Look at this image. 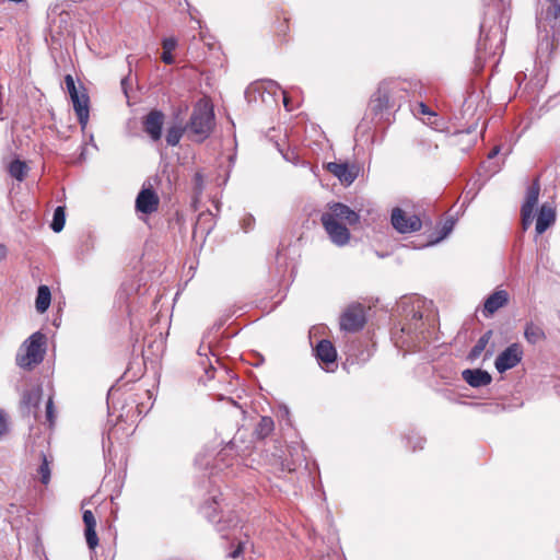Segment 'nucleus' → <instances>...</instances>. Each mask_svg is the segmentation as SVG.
Here are the masks:
<instances>
[{
    "label": "nucleus",
    "instance_id": "nucleus-44",
    "mask_svg": "<svg viewBox=\"0 0 560 560\" xmlns=\"http://www.w3.org/2000/svg\"><path fill=\"white\" fill-rule=\"evenodd\" d=\"M423 439L422 438H418V441H417V444H415L412 446L413 450H417V448H422L423 447Z\"/></svg>",
    "mask_w": 560,
    "mask_h": 560
},
{
    "label": "nucleus",
    "instance_id": "nucleus-46",
    "mask_svg": "<svg viewBox=\"0 0 560 560\" xmlns=\"http://www.w3.org/2000/svg\"><path fill=\"white\" fill-rule=\"evenodd\" d=\"M225 451H226V450H224L223 452H221V453L218 455V458L215 459L217 462H218V460L223 459V457H224V455H225Z\"/></svg>",
    "mask_w": 560,
    "mask_h": 560
},
{
    "label": "nucleus",
    "instance_id": "nucleus-21",
    "mask_svg": "<svg viewBox=\"0 0 560 560\" xmlns=\"http://www.w3.org/2000/svg\"><path fill=\"white\" fill-rule=\"evenodd\" d=\"M524 337L527 342L536 345L546 338L544 329L534 324L533 322L527 323L524 330Z\"/></svg>",
    "mask_w": 560,
    "mask_h": 560
},
{
    "label": "nucleus",
    "instance_id": "nucleus-25",
    "mask_svg": "<svg viewBox=\"0 0 560 560\" xmlns=\"http://www.w3.org/2000/svg\"><path fill=\"white\" fill-rule=\"evenodd\" d=\"M273 420L270 417H261L255 429V434L259 439H265L273 431Z\"/></svg>",
    "mask_w": 560,
    "mask_h": 560
},
{
    "label": "nucleus",
    "instance_id": "nucleus-9",
    "mask_svg": "<svg viewBox=\"0 0 560 560\" xmlns=\"http://www.w3.org/2000/svg\"><path fill=\"white\" fill-rule=\"evenodd\" d=\"M320 220L330 241L335 245L345 246L348 244L350 240V232L345 225L339 222H335L331 220V217L328 215H322Z\"/></svg>",
    "mask_w": 560,
    "mask_h": 560
},
{
    "label": "nucleus",
    "instance_id": "nucleus-7",
    "mask_svg": "<svg viewBox=\"0 0 560 560\" xmlns=\"http://www.w3.org/2000/svg\"><path fill=\"white\" fill-rule=\"evenodd\" d=\"M365 324V314L361 305H350L340 317V328L346 331H358Z\"/></svg>",
    "mask_w": 560,
    "mask_h": 560
},
{
    "label": "nucleus",
    "instance_id": "nucleus-10",
    "mask_svg": "<svg viewBox=\"0 0 560 560\" xmlns=\"http://www.w3.org/2000/svg\"><path fill=\"white\" fill-rule=\"evenodd\" d=\"M160 198L152 188H142L136 198V210L143 214L158 211Z\"/></svg>",
    "mask_w": 560,
    "mask_h": 560
},
{
    "label": "nucleus",
    "instance_id": "nucleus-22",
    "mask_svg": "<svg viewBox=\"0 0 560 560\" xmlns=\"http://www.w3.org/2000/svg\"><path fill=\"white\" fill-rule=\"evenodd\" d=\"M42 397L40 388H33L30 390H25L22 396V405L28 409V412L32 410H36L39 405Z\"/></svg>",
    "mask_w": 560,
    "mask_h": 560
},
{
    "label": "nucleus",
    "instance_id": "nucleus-43",
    "mask_svg": "<svg viewBox=\"0 0 560 560\" xmlns=\"http://www.w3.org/2000/svg\"><path fill=\"white\" fill-rule=\"evenodd\" d=\"M7 256V248L4 245L0 244V261L4 259Z\"/></svg>",
    "mask_w": 560,
    "mask_h": 560
},
{
    "label": "nucleus",
    "instance_id": "nucleus-12",
    "mask_svg": "<svg viewBox=\"0 0 560 560\" xmlns=\"http://www.w3.org/2000/svg\"><path fill=\"white\" fill-rule=\"evenodd\" d=\"M327 171L336 176L341 184L351 185L357 176L358 171L354 166H350L348 163L329 162L326 166Z\"/></svg>",
    "mask_w": 560,
    "mask_h": 560
},
{
    "label": "nucleus",
    "instance_id": "nucleus-5",
    "mask_svg": "<svg viewBox=\"0 0 560 560\" xmlns=\"http://www.w3.org/2000/svg\"><path fill=\"white\" fill-rule=\"evenodd\" d=\"M390 221L394 229L401 234L417 232L422 226L421 219L418 214L398 207L393 209Z\"/></svg>",
    "mask_w": 560,
    "mask_h": 560
},
{
    "label": "nucleus",
    "instance_id": "nucleus-47",
    "mask_svg": "<svg viewBox=\"0 0 560 560\" xmlns=\"http://www.w3.org/2000/svg\"><path fill=\"white\" fill-rule=\"evenodd\" d=\"M283 103H284V106L288 108V98L284 93H283Z\"/></svg>",
    "mask_w": 560,
    "mask_h": 560
},
{
    "label": "nucleus",
    "instance_id": "nucleus-24",
    "mask_svg": "<svg viewBox=\"0 0 560 560\" xmlns=\"http://www.w3.org/2000/svg\"><path fill=\"white\" fill-rule=\"evenodd\" d=\"M491 336H492V331L491 330H488L487 332H485L476 342V345L471 348L470 352H469V355L468 358L470 360H475L477 358L480 357V354L483 352V350L486 349L489 340L491 339Z\"/></svg>",
    "mask_w": 560,
    "mask_h": 560
},
{
    "label": "nucleus",
    "instance_id": "nucleus-41",
    "mask_svg": "<svg viewBox=\"0 0 560 560\" xmlns=\"http://www.w3.org/2000/svg\"><path fill=\"white\" fill-rule=\"evenodd\" d=\"M253 221H254V219L252 217H248L247 219L244 220L243 229L245 230V232H247L252 229Z\"/></svg>",
    "mask_w": 560,
    "mask_h": 560
},
{
    "label": "nucleus",
    "instance_id": "nucleus-1",
    "mask_svg": "<svg viewBox=\"0 0 560 560\" xmlns=\"http://www.w3.org/2000/svg\"><path fill=\"white\" fill-rule=\"evenodd\" d=\"M404 83L397 80L383 81L371 98L370 107L375 115H382L385 110L399 107L407 96Z\"/></svg>",
    "mask_w": 560,
    "mask_h": 560
},
{
    "label": "nucleus",
    "instance_id": "nucleus-32",
    "mask_svg": "<svg viewBox=\"0 0 560 560\" xmlns=\"http://www.w3.org/2000/svg\"><path fill=\"white\" fill-rule=\"evenodd\" d=\"M9 431V423L7 416L3 411L0 410V438L5 435Z\"/></svg>",
    "mask_w": 560,
    "mask_h": 560
},
{
    "label": "nucleus",
    "instance_id": "nucleus-37",
    "mask_svg": "<svg viewBox=\"0 0 560 560\" xmlns=\"http://www.w3.org/2000/svg\"><path fill=\"white\" fill-rule=\"evenodd\" d=\"M46 417L50 423L54 422V401L51 398H49L46 404Z\"/></svg>",
    "mask_w": 560,
    "mask_h": 560
},
{
    "label": "nucleus",
    "instance_id": "nucleus-35",
    "mask_svg": "<svg viewBox=\"0 0 560 560\" xmlns=\"http://www.w3.org/2000/svg\"><path fill=\"white\" fill-rule=\"evenodd\" d=\"M261 85L266 91H268L272 94H276L278 91L281 90L280 85L272 80H268V81L264 82Z\"/></svg>",
    "mask_w": 560,
    "mask_h": 560
},
{
    "label": "nucleus",
    "instance_id": "nucleus-28",
    "mask_svg": "<svg viewBox=\"0 0 560 560\" xmlns=\"http://www.w3.org/2000/svg\"><path fill=\"white\" fill-rule=\"evenodd\" d=\"M550 7L546 10L545 19L549 22H556L560 19V0H547Z\"/></svg>",
    "mask_w": 560,
    "mask_h": 560
},
{
    "label": "nucleus",
    "instance_id": "nucleus-18",
    "mask_svg": "<svg viewBox=\"0 0 560 560\" xmlns=\"http://www.w3.org/2000/svg\"><path fill=\"white\" fill-rule=\"evenodd\" d=\"M83 523L85 525L84 535H85L86 544H88L89 548L93 550L98 545V537H97L96 529H95L96 528V520H95L92 511L85 510L83 512Z\"/></svg>",
    "mask_w": 560,
    "mask_h": 560
},
{
    "label": "nucleus",
    "instance_id": "nucleus-8",
    "mask_svg": "<svg viewBox=\"0 0 560 560\" xmlns=\"http://www.w3.org/2000/svg\"><path fill=\"white\" fill-rule=\"evenodd\" d=\"M523 358V350L518 343L510 345L495 359L494 365L498 372L503 373L516 366Z\"/></svg>",
    "mask_w": 560,
    "mask_h": 560
},
{
    "label": "nucleus",
    "instance_id": "nucleus-38",
    "mask_svg": "<svg viewBox=\"0 0 560 560\" xmlns=\"http://www.w3.org/2000/svg\"><path fill=\"white\" fill-rule=\"evenodd\" d=\"M161 59L166 65H172L174 62V57L172 56V51H167L163 49V54L161 56Z\"/></svg>",
    "mask_w": 560,
    "mask_h": 560
},
{
    "label": "nucleus",
    "instance_id": "nucleus-16",
    "mask_svg": "<svg viewBox=\"0 0 560 560\" xmlns=\"http://www.w3.org/2000/svg\"><path fill=\"white\" fill-rule=\"evenodd\" d=\"M556 221V210L548 203H544L538 212L536 220V234L540 235L547 231Z\"/></svg>",
    "mask_w": 560,
    "mask_h": 560
},
{
    "label": "nucleus",
    "instance_id": "nucleus-36",
    "mask_svg": "<svg viewBox=\"0 0 560 560\" xmlns=\"http://www.w3.org/2000/svg\"><path fill=\"white\" fill-rule=\"evenodd\" d=\"M245 545L246 541L240 540L236 548L232 552H230V558L237 559L244 552Z\"/></svg>",
    "mask_w": 560,
    "mask_h": 560
},
{
    "label": "nucleus",
    "instance_id": "nucleus-42",
    "mask_svg": "<svg viewBox=\"0 0 560 560\" xmlns=\"http://www.w3.org/2000/svg\"><path fill=\"white\" fill-rule=\"evenodd\" d=\"M500 152V147H494L491 152L488 154V158L489 159H493L494 156H497Z\"/></svg>",
    "mask_w": 560,
    "mask_h": 560
},
{
    "label": "nucleus",
    "instance_id": "nucleus-14",
    "mask_svg": "<svg viewBox=\"0 0 560 560\" xmlns=\"http://www.w3.org/2000/svg\"><path fill=\"white\" fill-rule=\"evenodd\" d=\"M509 300L510 295L506 290H495L483 303V316L487 318L491 317L498 310L504 307Z\"/></svg>",
    "mask_w": 560,
    "mask_h": 560
},
{
    "label": "nucleus",
    "instance_id": "nucleus-4",
    "mask_svg": "<svg viewBox=\"0 0 560 560\" xmlns=\"http://www.w3.org/2000/svg\"><path fill=\"white\" fill-rule=\"evenodd\" d=\"M220 506L217 498H213L211 503H207L202 506V513L205 516L214 524L217 530L221 534L223 538H229L228 529L236 528L238 524V520L235 516L229 515L226 518L218 517V508Z\"/></svg>",
    "mask_w": 560,
    "mask_h": 560
},
{
    "label": "nucleus",
    "instance_id": "nucleus-2",
    "mask_svg": "<svg viewBox=\"0 0 560 560\" xmlns=\"http://www.w3.org/2000/svg\"><path fill=\"white\" fill-rule=\"evenodd\" d=\"M214 127L213 106L207 100H200L194 106L186 130L195 137L197 141L207 139Z\"/></svg>",
    "mask_w": 560,
    "mask_h": 560
},
{
    "label": "nucleus",
    "instance_id": "nucleus-49",
    "mask_svg": "<svg viewBox=\"0 0 560 560\" xmlns=\"http://www.w3.org/2000/svg\"><path fill=\"white\" fill-rule=\"evenodd\" d=\"M126 81H127L126 78L121 80V85H122L124 89H125Z\"/></svg>",
    "mask_w": 560,
    "mask_h": 560
},
{
    "label": "nucleus",
    "instance_id": "nucleus-13",
    "mask_svg": "<svg viewBox=\"0 0 560 560\" xmlns=\"http://www.w3.org/2000/svg\"><path fill=\"white\" fill-rule=\"evenodd\" d=\"M164 114L160 110H151L143 120L144 131L153 141H158L162 136Z\"/></svg>",
    "mask_w": 560,
    "mask_h": 560
},
{
    "label": "nucleus",
    "instance_id": "nucleus-39",
    "mask_svg": "<svg viewBox=\"0 0 560 560\" xmlns=\"http://www.w3.org/2000/svg\"><path fill=\"white\" fill-rule=\"evenodd\" d=\"M418 108H419V113L420 114L429 115V116H432V117L436 116L433 112H431V109L424 103H419L418 104Z\"/></svg>",
    "mask_w": 560,
    "mask_h": 560
},
{
    "label": "nucleus",
    "instance_id": "nucleus-40",
    "mask_svg": "<svg viewBox=\"0 0 560 560\" xmlns=\"http://www.w3.org/2000/svg\"><path fill=\"white\" fill-rule=\"evenodd\" d=\"M486 49H487V37L486 38H480L479 42H478L477 50L480 54L481 50H486Z\"/></svg>",
    "mask_w": 560,
    "mask_h": 560
},
{
    "label": "nucleus",
    "instance_id": "nucleus-3",
    "mask_svg": "<svg viewBox=\"0 0 560 560\" xmlns=\"http://www.w3.org/2000/svg\"><path fill=\"white\" fill-rule=\"evenodd\" d=\"M46 337L43 332L32 334L22 345L16 354V364L22 369H31L42 363L45 354Z\"/></svg>",
    "mask_w": 560,
    "mask_h": 560
},
{
    "label": "nucleus",
    "instance_id": "nucleus-27",
    "mask_svg": "<svg viewBox=\"0 0 560 560\" xmlns=\"http://www.w3.org/2000/svg\"><path fill=\"white\" fill-rule=\"evenodd\" d=\"M186 128H183L182 126H173L168 128L166 132V142L171 147H175L179 143L184 131Z\"/></svg>",
    "mask_w": 560,
    "mask_h": 560
},
{
    "label": "nucleus",
    "instance_id": "nucleus-50",
    "mask_svg": "<svg viewBox=\"0 0 560 560\" xmlns=\"http://www.w3.org/2000/svg\"><path fill=\"white\" fill-rule=\"evenodd\" d=\"M210 231H211V226H210V228H208L205 232H206V234H209V233H210Z\"/></svg>",
    "mask_w": 560,
    "mask_h": 560
},
{
    "label": "nucleus",
    "instance_id": "nucleus-19",
    "mask_svg": "<svg viewBox=\"0 0 560 560\" xmlns=\"http://www.w3.org/2000/svg\"><path fill=\"white\" fill-rule=\"evenodd\" d=\"M316 358L322 363H335L337 359V351L334 347V345L326 339H323L318 342V345L315 348Z\"/></svg>",
    "mask_w": 560,
    "mask_h": 560
},
{
    "label": "nucleus",
    "instance_id": "nucleus-15",
    "mask_svg": "<svg viewBox=\"0 0 560 560\" xmlns=\"http://www.w3.org/2000/svg\"><path fill=\"white\" fill-rule=\"evenodd\" d=\"M73 109L78 116L79 124L82 129H84L89 121L90 110H89V96L85 93L84 89L79 92L77 95H72L71 97Z\"/></svg>",
    "mask_w": 560,
    "mask_h": 560
},
{
    "label": "nucleus",
    "instance_id": "nucleus-29",
    "mask_svg": "<svg viewBox=\"0 0 560 560\" xmlns=\"http://www.w3.org/2000/svg\"><path fill=\"white\" fill-rule=\"evenodd\" d=\"M42 464L39 465L38 469H37V472L40 477V481L44 483V485H47L50 480V468H49V463L47 460V457L45 456V454H42Z\"/></svg>",
    "mask_w": 560,
    "mask_h": 560
},
{
    "label": "nucleus",
    "instance_id": "nucleus-26",
    "mask_svg": "<svg viewBox=\"0 0 560 560\" xmlns=\"http://www.w3.org/2000/svg\"><path fill=\"white\" fill-rule=\"evenodd\" d=\"M65 223H66L65 208L59 206L54 211V217H52L50 228L54 232L59 233L62 231Z\"/></svg>",
    "mask_w": 560,
    "mask_h": 560
},
{
    "label": "nucleus",
    "instance_id": "nucleus-23",
    "mask_svg": "<svg viewBox=\"0 0 560 560\" xmlns=\"http://www.w3.org/2000/svg\"><path fill=\"white\" fill-rule=\"evenodd\" d=\"M28 170L27 164L19 159L13 160L8 166L10 176L19 182L26 177Z\"/></svg>",
    "mask_w": 560,
    "mask_h": 560
},
{
    "label": "nucleus",
    "instance_id": "nucleus-33",
    "mask_svg": "<svg viewBox=\"0 0 560 560\" xmlns=\"http://www.w3.org/2000/svg\"><path fill=\"white\" fill-rule=\"evenodd\" d=\"M162 46L164 50L173 51L177 46V39L175 37L164 38L162 42Z\"/></svg>",
    "mask_w": 560,
    "mask_h": 560
},
{
    "label": "nucleus",
    "instance_id": "nucleus-17",
    "mask_svg": "<svg viewBox=\"0 0 560 560\" xmlns=\"http://www.w3.org/2000/svg\"><path fill=\"white\" fill-rule=\"evenodd\" d=\"M463 380L470 385L471 387L478 388L482 386H487L491 383L492 377L491 375L481 369H475V370H464L462 372Z\"/></svg>",
    "mask_w": 560,
    "mask_h": 560
},
{
    "label": "nucleus",
    "instance_id": "nucleus-11",
    "mask_svg": "<svg viewBox=\"0 0 560 560\" xmlns=\"http://www.w3.org/2000/svg\"><path fill=\"white\" fill-rule=\"evenodd\" d=\"M322 215L331 217L335 222L345 221L350 225L357 224L360 220V215L355 211L340 202L329 205L328 211Z\"/></svg>",
    "mask_w": 560,
    "mask_h": 560
},
{
    "label": "nucleus",
    "instance_id": "nucleus-34",
    "mask_svg": "<svg viewBox=\"0 0 560 560\" xmlns=\"http://www.w3.org/2000/svg\"><path fill=\"white\" fill-rule=\"evenodd\" d=\"M205 221H212L211 213H200L199 214L197 223L195 225V231H194L195 234H197L201 230V224Z\"/></svg>",
    "mask_w": 560,
    "mask_h": 560
},
{
    "label": "nucleus",
    "instance_id": "nucleus-45",
    "mask_svg": "<svg viewBox=\"0 0 560 560\" xmlns=\"http://www.w3.org/2000/svg\"><path fill=\"white\" fill-rule=\"evenodd\" d=\"M413 318H415V319H417V320H421V318H422V314H421V313H419V312H416V313L413 314Z\"/></svg>",
    "mask_w": 560,
    "mask_h": 560
},
{
    "label": "nucleus",
    "instance_id": "nucleus-48",
    "mask_svg": "<svg viewBox=\"0 0 560 560\" xmlns=\"http://www.w3.org/2000/svg\"><path fill=\"white\" fill-rule=\"evenodd\" d=\"M234 444H235V440L231 441V442H230V445H229V450H232V448H233V446H234Z\"/></svg>",
    "mask_w": 560,
    "mask_h": 560
},
{
    "label": "nucleus",
    "instance_id": "nucleus-31",
    "mask_svg": "<svg viewBox=\"0 0 560 560\" xmlns=\"http://www.w3.org/2000/svg\"><path fill=\"white\" fill-rule=\"evenodd\" d=\"M66 86L69 92L70 97L72 95H77L80 91L77 89L73 78L68 74L65 78Z\"/></svg>",
    "mask_w": 560,
    "mask_h": 560
},
{
    "label": "nucleus",
    "instance_id": "nucleus-20",
    "mask_svg": "<svg viewBox=\"0 0 560 560\" xmlns=\"http://www.w3.org/2000/svg\"><path fill=\"white\" fill-rule=\"evenodd\" d=\"M51 302V293L47 285H39L35 300V308L39 314L45 313Z\"/></svg>",
    "mask_w": 560,
    "mask_h": 560
},
{
    "label": "nucleus",
    "instance_id": "nucleus-30",
    "mask_svg": "<svg viewBox=\"0 0 560 560\" xmlns=\"http://www.w3.org/2000/svg\"><path fill=\"white\" fill-rule=\"evenodd\" d=\"M454 225L455 221L452 218L445 220L441 230L439 231V236L434 241H432L431 244H435L444 240L453 231Z\"/></svg>",
    "mask_w": 560,
    "mask_h": 560
},
{
    "label": "nucleus",
    "instance_id": "nucleus-6",
    "mask_svg": "<svg viewBox=\"0 0 560 560\" xmlns=\"http://www.w3.org/2000/svg\"><path fill=\"white\" fill-rule=\"evenodd\" d=\"M540 187L537 180L528 187L525 201L521 208L522 226L523 230H527L534 221V209L537 206L539 198Z\"/></svg>",
    "mask_w": 560,
    "mask_h": 560
}]
</instances>
